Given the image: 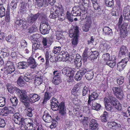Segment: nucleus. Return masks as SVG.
Instances as JSON below:
<instances>
[{"label":"nucleus","instance_id":"nucleus-47","mask_svg":"<svg viewBox=\"0 0 130 130\" xmlns=\"http://www.w3.org/2000/svg\"><path fill=\"white\" fill-rule=\"evenodd\" d=\"M106 5V6L111 7L113 5V0H105Z\"/></svg>","mask_w":130,"mask_h":130},{"label":"nucleus","instance_id":"nucleus-16","mask_svg":"<svg viewBox=\"0 0 130 130\" xmlns=\"http://www.w3.org/2000/svg\"><path fill=\"white\" fill-rule=\"evenodd\" d=\"M29 99H28V102H33L38 101L40 99V96L36 94H30L29 95Z\"/></svg>","mask_w":130,"mask_h":130},{"label":"nucleus","instance_id":"nucleus-11","mask_svg":"<svg viewBox=\"0 0 130 130\" xmlns=\"http://www.w3.org/2000/svg\"><path fill=\"white\" fill-rule=\"evenodd\" d=\"M92 23L91 18L90 17H87L84 27L83 28V31L85 32L88 31L89 30Z\"/></svg>","mask_w":130,"mask_h":130},{"label":"nucleus","instance_id":"nucleus-63","mask_svg":"<svg viewBox=\"0 0 130 130\" xmlns=\"http://www.w3.org/2000/svg\"><path fill=\"white\" fill-rule=\"evenodd\" d=\"M88 120V117H84L81 119L80 121L84 125H85L87 124Z\"/></svg>","mask_w":130,"mask_h":130},{"label":"nucleus","instance_id":"nucleus-5","mask_svg":"<svg viewBox=\"0 0 130 130\" xmlns=\"http://www.w3.org/2000/svg\"><path fill=\"white\" fill-rule=\"evenodd\" d=\"M112 90L114 94L116 97L120 99L123 98V94L122 89L120 87H114Z\"/></svg>","mask_w":130,"mask_h":130},{"label":"nucleus","instance_id":"nucleus-14","mask_svg":"<svg viewBox=\"0 0 130 130\" xmlns=\"http://www.w3.org/2000/svg\"><path fill=\"white\" fill-rule=\"evenodd\" d=\"M73 71V74H74L75 71V69H72L69 68H66L62 70V72L64 75L69 76L71 74L72 72Z\"/></svg>","mask_w":130,"mask_h":130},{"label":"nucleus","instance_id":"nucleus-45","mask_svg":"<svg viewBox=\"0 0 130 130\" xmlns=\"http://www.w3.org/2000/svg\"><path fill=\"white\" fill-rule=\"evenodd\" d=\"M1 112L2 115L4 116H7L9 113L7 107H4L2 109Z\"/></svg>","mask_w":130,"mask_h":130},{"label":"nucleus","instance_id":"nucleus-28","mask_svg":"<svg viewBox=\"0 0 130 130\" xmlns=\"http://www.w3.org/2000/svg\"><path fill=\"white\" fill-rule=\"evenodd\" d=\"M10 96H11V95H10ZM9 98L12 105L14 106H17L18 103L17 99L15 96H12V97L10 96Z\"/></svg>","mask_w":130,"mask_h":130},{"label":"nucleus","instance_id":"nucleus-38","mask_svg":"<svg viewBox=\"0 0 130 130\" xmlns=\"http://www.w3.org/2000/svg\"><path fill=\"white\" fill-rule=\"evenodd\" d=\"M5 9L3 5L0 4V17L2 18L5 15Z\"/></svg>","mask_w":130,"mask_h":130},{"label":"nucleus","instance_id":"nucleus-31","mask_svg":"<svg viewBox=\"0 0 130 130\" xmlns=\"http://www.w3.org/2000/svg\"><path fill=\"white\" fill-rule=\"evenodd\" d=\"M42 79L41 76L36 77L35 78L34 84L36 86L40 85L42 82Z\"/></svg>","mask_w":130,"mask_h":130},{"label":"nucleus","instance_id":"nucleus-24","mask_svg":"<svg viewBox=\"0 0 130 130\" xmlns=\"http://www.w3.org/2000/svg\"><path fill=\"white\" fill-rule=\"evenodd\" d=\"M44 115H43L42 118L43 120L45 122L50 123L51 122L52 119L51 116L48 113H44Z\"/></svg>","mask_w":130,"mask_h":130},{"label":"nucleus","instance_id":"nucleus-8","mask_svg":"<svg viewBox=\"0 0 130 130\" xmlns=\"http://www.w3.org/2000/svg\"><path fill=\"white\" fill-rule=\"evenodd\" d=\"M123 15L125 20H130V7L129 6L124 8Z\"/></svg>","mask_w":130,"mask_h":130},{"label":"nucleus","instance_id":"nucleus-32","mask_svg":"<svg viewBox=\"0 0 130 130\" xmlns=\"http://www.w3.org/2000/svg\"><path fill=\"white\" fill-rule=\"evenodd\" d=\"M58 6H57V17H62V12L63 11V8L61 4V3H58Z\"/></svg>","mask_w":130,"mask_h":130},{"label":"nucleus","instance_id":"nucleus-58","mask_svg":"<svg viewBox=\"0 0 130 130\" xmlns=\"http://www.w3.org/2000/svg\"><path fill=\"white\" fill-rule=\"evenodd\" d=\"M37 5L39 7H41L43 6L44 0H35Z\"/></svg>","mask_w":130,"mask_h":130},{"label":"nucleus","instance_id":"nucleus-42","mask_svg":"<svg viewBox=\"0 0 130 130\" xmlns=\"http://www.w3.org/2000/svg\"><path fill=\"white\" fill-rule=\"evenodd\" d=\"M7 88L9 92L11 93H13L14 91L16 92V89H18L17 88L13 87L11 85H8Z\"/></svg>","mask_w":130,"mask_h":130},{"label":"nucleus","instance_id":"nucleus-2","mask_svg":"<svg viewBox=\"0 0 130 130\" xmlns=\"http://www.w3.org/2000/svg\"><path fill=\"white\" fill-rule=\"evenodd\" d=\"M69 36L71 38L73 37L72 39V46L73 47L77 46L78 42V30L76 28L74 30L72 29L69 31Z\"/></svg>","mask_w":130,"mask_h":130},{"label":"nucleus","instance_id":"nucleus-21","mask_svg":"<svg viewBox=\"0 0 130 130\" xmlns=\"http://www.w3.org/2000/svg\"><path fill=\"white\" fill-rule=\"evenodd\" d=\"M116 101V98L113 97L105 98L104 99V102L105 104H115Z\"/></svg>","mask_w":130,"mask_h":130},{"label":"nucleus","instance_id":"nucleus-29","mask_svg":"<svg viewBox=\"0 0 130 130\" xmlns=\"http://www.w3.org/2000/svg\"><path fill=\"white\" fill-rule=\"evenodd\" d=\"M7 66L5 71V72L7 74L12 73L15 70L14 66L13 65Z\"/></svg>","mask_w":130,"mask_h":130},{"label":"nucleus","instance_id":"nucleus-27","mask_svg":"<svg viewBox=\"0 0 130 130\" xmlns=\"http://www.w3.org/2000/svg\"><path fill=\"white\" fill-rule=\"evenodd\" d=\"M103 31L106 35L111 36L112 32V29L108 27H104L103 28Z\"/></svg>","mask_w":130,"mask_h":130},{"label":"nucleus","instance_id":"nucleus-52","mask_svg":"<svg viewBox=\"0 0 130 130\" xmlns=\"http://www.w3.org/2000/svg\"><path fill=\"white\" fill-rule=\"evenodd\" d=\"M15 39V37L12 35H9L6 38V40L9 42H12Z\"/></svg>","mask_w":130,"mask_h":130},{"label":"nucleus","instance_id":"nucleus-26","mask_svg":"<svg viewBox=\"0 0 130 130\" xmlns=\"http://www.w3.org/2000/svg\"><path fill=\"white\" fill-rule=\"evenodd\" d=\"M18 67L19 69H26L28 66V65H27V62L24 61L19 62L18 63Z\"/></svg>","mask_w":130,"mask_h":130},{"label":"nucleus","instance_id":"nucleus-13","mask_svg":"<svg viewBox=\"0 0 130 130\" xmlns=\"http://www.w3.org/2000/svg\"><path fill=\"white\" fill-rule=\"evenodd\" d=\"M57 107L59 108V112L61 116H64L66 114V108L65 107V104L63 102H62L59 105V106Z\"/></svg>","mask_w":130,"mask_h":130},{"label":"nucleus","instance_id":"nucleus-64","mask_svg":"<svg viewBox=\"0 0 130 130\" xmlns=\"http://www.w3.org/2000/svg\"><path fill=\"white\" fill-rule=\"evenodd\" d=\"M24 78L26 82H30L31 81L30 76L27 74H26L24 77Z\"/></svg>","mask_w":130,"mask_h":130},{"label":"nucleus","instance_id":"nucleus-10","mask_svg":"<svg viewBox=\"0 0 130 130\" xmlns=\"http://www.w3.org/2000/svg\"><path fill=\"white\" fill-rule=\"evenodd\" d=\"M108 127L113 130H116L120 128L121 125L114 121L108 122L107 123Z\"/></svg>","mask_w":130,"mask_h":130},{"label":"nucleus","instance_id":"nucleus-18","mask_svg":"<svg viewBox=\"0 0 130 130\" xmlns=\"http://www.w3.org/2000/svg\"><path fill=\"white\" fill-rule=\"evenodd\" d=\"M98 96V94L97 92H94L91 93L88 96V104L90 105L91 102L96 99Z\"/></svg>","mask_w":130,"mask_h":130},{"label":"nucleus","instance_id":"nucleus-54","mask_svg":"<svg viewBox=\"0 0 130 130\" xmlns=\"http://www.w3.org/2000/svg\"><path fill=\"white\" fill-rule=\"evenodd\" d=\"M6 98H5L0 97V107H3L5 104Z\"/></svg>","mask_w":130,"mask_h":130},{"label":"nucleus","instance_id":"nucleus-4","mask_svg":"<svg viewBox=\"0 0 130 130\" xmlns=\"http://www.w3.org/2000/svg\"><path fill=\"white\" fill-rule=\"evenodd\" d=\"M44 18H42V22L41 23L40 26V31L41 33L43 35H45L49 33L50 26L48 23L43 21Z\"/></svg>","mask_w":130,"mask_h":130},{"label":"nucleus","instance_id":"nucleus-59","mask_svg":"<svg viewBox=\"0 0 130 130\" xmlns=\"http://www.w3.org/2000/svg\"><path fill=\"white\" fill-rule=\"evenodd\" d=\"M21 3H23L24 5L25 4L27 7L29 8V6L31 4V0H23Z\"/></svg>","mask_w":130,"mask_h":130},{"label":"nucleus","instance_id":"nucleus-15","mask_svg":"<svg viewBox=\"0 0 130 130\" xmlns=\"http://www.w3.org/2000/svg\"><path fill=\"white\" fill-rule=\"evenodd\" d=\"M39 15V13H37L28 17L27 18V22L30 23L32 24L36 20Z\"/></svg>","mask_w":130,"mask_h":130},{"label":"nucleus","instance_id":"nucleus-6","mask_svg":"<svg viewBox=\"0 0 130 130\" xmlns=\"http://www.w3.org/2000/svg\"><path fill=\"white\" fill-rule=\"evenodd\" d=\"M110 48V46L109 43L104 40L100 42L99 48L101 51L106 52Z\"/></svg>","mask_w":130,"mask_h":130},{"label":"nucleus","instance_id":"nucleus-56","mask_svg":"<svg viewBox=\"0 0 130 130\" xmlns=\"http://www.w3.org/2000/svg\"><path fill=\"white\" fill-rule=\"evenodd\" d=\"M73 16L72 14L71 15L69 12L68 11L67 12L66 15V18L69 21L71 22L73 21Z\"/></svg>","mask_w":130,"mask_h":130},{"label":"nucleus","instance_id":"nucleus-43","mask_svg":"<svg viewBox=\"0 0 130 130\" xmlns=\"http://www.w3.org/2000/svg\"><path fill=\"white\" fill-rule=\"evenodd\" d=\"M83 96H86L90 92L89 88L88 86H85L83 89Z\"/></svg>","mask_w":130,"mask_h":130},{"label":"nucleus","instance_id":"nucleus-50","mask_svg":"<svg viewBox=\"0 0 130 130\" xmlns=\"http://www.w3.org/2000/svg\"><path fill=\"white\" fill-rule=\"evenodd\" d=\"M57 72V71H55L53 72L55 76L53 77L52 80V83L56 85H57V74L56 73Z\"/></svg>","mask_w":130,"mask_h":130},{"label":"nucleus","instance_id":"nucleus-36","mask_svg":"<svg viewBox=\"0 0 130 130\" xmlns=\"http://www.w3.org/2000/svg\"><path fill=\"white\" fill-rule=\"evenodd\" d=\"M94 73L93 71L91 70L87 72L85 77L88 80H90L93 78Z\"/></svg>","mask_w":130,"mask_h":130},{"label":"nucleus","instance_id":"nucleus-60","mask_svg":"<svg viewBox=\"0 0 130 130\" xmlns=\"http://www.w3.org/2000/svg\"><path fill=\"white\" fill-rule=\"evenodd\" d=\"M74 63L78 67H80L82 65L81 60L75 59Z\"/></svg>","mask_w":130,"mask_h":130},{"label":"nucleus","instance_id":"nucleus-49","mask_svg":"<svg viewBox=\"0 0 130 130\" xmlns=\"http://www.w3.org/2000/svg\"><path fill=\"white\" fill-rule=\"evenodd\" d=\"M122 29L121 30L120 34V36L121 38H123L125 37L127 35V31H125L124 29Z\"/></svg>","mask_w":130,"mask_h":130},{"label":"nucleus","instance_id":"nucleus-51","mask_svg":"<svg viewBox=\"0 0 130 130\" xmlns=\"http://www.w3.org/2000/svg\"><path fill=\"white\" fill-rule=\"evenodd\" d=\"M124 77L122 76H119L118 77L117 82L119 85L122 84L124 82Z\"/></svg>","mask_w":130,"mask_h":130},{"label":"nucleus","instance_id":"nucleus-33","mask_svg":"<svg viewBox=\"0 0 130 130\" xmlns=\"http://www.w3.org/2000/svg\"><path fill=\"white\" fill-rule=\"evenodd\" d=\"M33 121L32 120L30 119H28V123L25 125L28 130H31L33 129Z\"/></svg>","mask_w":130,"mask_h":130},{"label":"nucleus","instance_id":"nucleus-46","mask_svg":"<svg viewBox=\"0 0 130 130\" xmlns=\"http://www.w3.org/2000/svg\"><path fill=\"white\" fill-rule=\"evenodd\" d=\"M51 96L52 95L50 93L47 92H45L44 95L43 102H45L47 100H49Z\"/></svg>","mask_w":130,"mask_h":130},{"label":"nucleus","instance_id":"nucleus-40","mask_svg":"<svg viewBox=\"0 0 130 130\" xmlns=\"http://www.w3.org/2000/svg\"><path fill=\"white\" fill-rule=\"evenodd\" d=\"M116 102L115 101V104H112L115 106L116 108L118 110H121L122 109L121 104L116 99Z\"/></svg>","mask_w":130,"mask_h":130},{"label":"nucleus","instance_id":"nucleus-37","mask_svg":"<svg viewBox=\"0 0 130 130\" xmlns=\"http://www.w3.org/2000/svg\"><path fill=\"white\" fill-rule=\"evenodd\" d=\"M23 77L20 76L17 81L18 84L20 87L24 86L25 85V82L22 79Z\"/></svg>","mask_w":130,"mask_h":130},{"label":"nucleus","instance_id":"nucleus-34","mask_svg":"<svg viewBox=\"0 0 130 130\" xmlns=\"http://www.w3.org/2000/svg\"><path fill=\"white\" fill-rule=\"evenodd\" d=\"M92 108L93 109L97 111L99 110H100L101 107L100 104L96 103L94 101L92 102Z\"/></svg>","mask_w":130,"mask_h":130},{"label":"nucleus","instance_id":"nucleus-44","mask_svg":"<svg viewBox=\"0 0 130 130\" xmlns=\"http://www.w3.org/2000/svg\"><path fill=\"white\" fill-rule=\"evenodd\" d=\"M110 55L108 53L104 54L102 56V59L106 62L109 59Z\"/></svg>","mask_w":130,"mask_h":130},{"label":"nucleus","instance_id":"nucleus-25","mask_svg":"<svg viewBox=\"0 0 130 130\" xmlns=\"http://www.w3.org/2000/svg\"><path fill=\"white\" fill-rule=\"evenodd\" d=\"M26 7L23 3H20L19 5V10L21 13L24 14L26 13L27 10Z\"/></svg>","mask_w":130,"mask_h":130},{"label":"nucleus","instance_id":"nucleus-20","mask_svg":"<svg viewBox=\"0 0 130 130\" xmlns=\"http://www.w3.org/2000/svg\"><path fill=\"white\" fill-rule=\"evenodd\" d=\"M81 10L79 7L75 6L73 8V10L71 14L73 16H81Z\"/></svg>","mask_w":130,"mask_h":130},{"label":"nucleus","instance_id":"nucleus-61","mask_svg":"<svg viewBox=\"0 0 130 130\" xmlns=\"http://www.w3.org/2000/svg\"><path fill=\"white\" fill-rule=\"evenodd\" d=\"M21 47L23 48L26 47L27 45V43L26 41L24 40H22L21 41Z\"/></svg>","mask_w":130,"mask_h":130},{"label":"nucleus","instance_id":"nucleus-35","mask_svg":"<svg viewBox=\"0 0 130 130\" xmlns=\"http://www.w3.org/2000/svg\"><path fill=\"white\" fill-rule=\"evenodd\" d=\"M89 49L86 48L83 54V56L84 61H86L88 58V55L89 52Z\"/></svg>","mask_w":130,"mask_h":130},{"label":"nucleus","instance_id":"nucleus-39","mask_svg":"<svg viewBox=\"0 0 130 130\" xmlns=\"http://www.w3.org/2000/svg\"><path fill=\"white\" fill-rule=\"evenodd\" d=\"M99 53L97 51H93L92 54L91 55L89 56V58L91 60L97 58Z\"/></svg>","mask_w":130,"mask_h":130},{"label":"nucleus","instance_id":"nucleus-30","mask_svg":"<svg viewBox=\"0 0 130 130\" xmlns=\"http://www.w3.org/2000/svg\"><path fill=\"white\" fill-rule=\"evenodd\" d=\"M51 108L54 111L57 110V101L55 98H52V100L51 102Z\"/></svg>","mask_w":130,"mask_h":130},{"label":"nucleus","instance_id":"nucleus-7","mask_svg":"<svg viewBox=\"0 0 130 130\" xmlns=\"http://www.w3.org/2000/svg\"><path fill=\"white\" fill-rule=\"evenodd\" d=\"M128 60V59L127 58L122 59L121 61L117 64V70L120 72L122 71L126 66Z\"/></svg>","mask_w":130,"mask_h":130},{"label":"nucleus","instance_id":"nucleus-22","mask_svg":"<svg viewBox=\"0 0 130 130\" xmlns=\"http://www.w3.org/2000/svg\"><path fill=\"white\" fill-rule=\"evenodd\" d=\"M89 127L92 130L98 128V125L95 119L91 120L90 122Z\"/></svg>","mask_w":130,"mask_h":130},{"label":"nucleus","instance_id":"nucleus-53","mask_svg":"<svg viewBox=\"0 0 130 130\" xmlns=\"http://www.w3.org/2000/svg\"><path fill=\"white\" fill-rule=\"evenodd\" d=\"M74 75L73 71L72 72L71 74L69 76H67V80L68 82L70 83L73 81Z\"/></svg>","mask_w":130,"mask_h":130},{"label":"nucleus","instance_id":"nucleus-55","mask_svg":"<svg viewBox=\"0 0 130 130\" xmlns=\"http://www.w3.org/2000/svg\"><path fill=\"white\" fill-rule=\"evenodd\" d=\"M57 47L55 46L52 51V56L55 58V61L56 60V57L57 56Z\"/></svg>","mask_w":130,"mask_h":130},{"label":"nucleus","instance_id":"nucleus-9","mask_svg":"<svg viewBox=\"0 0 130 130\" xmlns=\"http://www.w3.org/2000/svg\"><path fill=\"white\" fill-rule=\"evenodd\" d=\"M87 70L85 68H83L79 71H78L75 76V80L79 81L81 79L82 76L87 72Z\"/></svg>","mask_w":130,"mask_h":130},{"label":"nucleus","instance_id":"nucleus-48","mask_svg":"<svg viewBox=\"0 0 130 130\" xmlns=\"http://www.w3.org/2000/svg\"><path fill=\"white\" fill-rule=\"evenodd\" d=\"M19 1V0H13L10 4V5L12 6L13 9H15L17 6V3Z\"/></svg>","mask_w":130,"mask_h":130},{"label":"nucleus","instance_id":"nucleus-41","mask_svg":"<svg viewBox=\"0 0 130 130\" xmlns=\"http://www.w3.org/2000/svg\"><path fill=\"white\" fill-rule=\"evenodd\" d=\"M123 20V17L122 15H121L119 18V22L118 24V26L119 29H123L124 28L123 25H121L122 23Z\"/></svg>","mask_w":130,"mask_h":130},{"label":"nucleus","instance_id":"nucleus-12","mask_svg":"<svg viewBox=\"0 0 130 130\" xmlns=\"http://www.w3.org/2000/svg\"><path fill=\"white\" fill-rule=\"evenodd\" d=\"M13 120L14 121L15 123L19 125L20 124H23V121L22 119L20 117V116L19 113H15L13 117Z\"/></svg>","mask_w":130,"mask_h":130},{"label":"nucleus","instance_id":"nucleus-19","mask_svg":"<svg viewBox=\"0 0 130 130\" xmlns=\"http://www.w3.org/2000/svg\"><path fill=\"white\" fill-rule=\"evenodd\" d=\"M27 62L31 66L30 67L33 69L36 68L38 64L36 62L35 59L32 57L29 58L27 60Z\"/></svg>","mask_w":130,"mask_h":130},{"label":"nucleus","instance_id":"nucleus-23","mask_svg":"<svg viewBox=\"0 0 130 130\" xmlns=\"http://www.w3.org/2000/svg\"><path fill=\"white\" fill-rule=\"evenodd\" d=\"M128 52V50L125 46H122L120 49L119 56L121 57L122 56L125 55L127 54Z\"/></svg>","mask_w":130,"mask_h":130},{"label":"nucleus","instance_id":"nucleus-3","mask_svg":"<svg viewBox=\"0 0 130 130\" xmlns=\"http://www.w3.org/2000/svg\"><path fill=\"white\" fill-rule=\"evenodd\" d=\"M69 58V55L68 53L61 51V47H57L58 61H66Z\"/></svg>","mask_w":130,"mask_h":130},{"label":"nucleus","instance_id":"nucleus-17","mask_svg":"<svg viewBox=\"0 0 130 130\" xmlns=\"http://www.w3.org/2000/svg\"><path fill=\"white\" fill-rule=\"evenodd\" d=\"M53 41L52 38L49 37H43V38L42 43L44 46L50 45Z\"/></svg>","mask_w":130,"mask_h":130},{"label":"nucleus","instance_id":"nucleus-57","mask_svg":"<svg viewBox=\"0 0 130 130\" xmlns=\"http://www.w3.org/2000/svg\"><path fill=\"white\" fill-rule=\"evenodd\" d=\"M110 60H108L106 62V64L111 68H113L116 64V63Z\"/></svg>","mask_w":130,"mask_h":130},{"label":"nucleus","instance_id":"nucleus-62","mask_svg":"<svg viewBox=\"0 0 130 130\" xmlns=\"http://www.w3.org/2000/svg\"><path fill=\"white\" fill-rule=\"evenodd\" d=\"M93 4V7L95 10H98L99 11H100L101 10V7L97 3H94Z\"/></svg>","mask_w":130,"mask_h":130},{"label":"nucleus","instance_id":"nucleus-1","mask_svg":"<svg viewBox=\"0 0 130 130\" xmlns=\"http://www.w3.org/2000/svg\"><path fill=\"white\" fill-rule=\"evenodd\" d=\"M16 93L21 99V101L24 103L25 106L27 107L29 105L28 100V98L27 96L26 90L20 89L19 88L16 89Z\"/></svg>","mask_w":130,"mask_h":130}]
</instances>
